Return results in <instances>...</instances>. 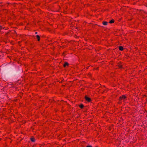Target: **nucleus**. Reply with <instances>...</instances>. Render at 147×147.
Here are the masks:
<instances>
[{
  "mask_svg": "<svg viewBox=\"0 0 147 147\" xmlns=\"http://www.w3.org/2000/svg\"><path fill=\"white\" fill-rule=\"evenodd\" d=\"M108 23L106 21H104L102 22V24L104 25H107Z\"/></svg>",
  "mask_w": 147,
  "mask_h": 147,
  "instance_id": "39448f33",
  "label": "nucleus"
},
{
  "mask_svg": "<svg viewBox=\"0 0 147 147\" xmlns=\"http://www.w3.org/2000/svg\"><path fill=\"white\" fill-rule=\"evenodd\" d=\"M69 63L67 62H65L64 63V64L63 65V67H65L67 66H68L69 65Z\"/></svg>",
  "mask_w": 147,
  "mask_h": 147,
  "instance_id": "7ed1b4c3",
  "label": "nucleus"
},
{
  "mask_svg": "<svg viewBox=\"0 0 147 147\" xmlns=\"http://www.w3.org/2000/svg\"><path fill=\"white\" fill-rule=\"evenodd\" d=\"M37 33H38V32H36L35 33V34H37Z\"/></svg>",
  "mask_w": 147,
  "mask_h": 147,
  "instance_id": "f8f14e48",
  "label": "nucleus"
},
{
  "mask_svg": "<svg viewBox=\"0 0 147 147\" xmlns=\"http://www.w3.org/2000/svg\"><path fill=\"white\" fill-rule=\"evenodd\" d=\"M36 37L38 41H39L40 40V36L38 35H36Z\"/></svg>",
  "mask_w": 147,
  "mask_h": 147,
  "instance_id": "423d86ee",
  "label": "nucleus"
},
{
  "mask_svg": "<svg viewBox=\"0 0 147 147\" xmlns=\"http://www.w3.org/2000/svg\"><path fill=\"white\" fill-rule=\"evenodd\" d=\"M119 49L120 50L122 51L124 49L123 47L121 46L119 47Z\"/></svg>",
  "mask_w": 147,
  "mask_h": 147,
  "instance_id": "20e7f679",
  "label": "nucleus"
},
{
  "mask_svg": "<svg viewBox=\"0 0 147 147\" xmlns=\"http://www.w3.org/2000/svg\"><path fill=\"white\" fill-rule=\"evenodd\" d=\"M127 98L126 96L124 95H123L122 96H121L119 98V100L120 101L123 100V101H125V99Z\"/></svg>",
  "mask_w": 147,
  "mask_h": 147,
  "instance_id": "f257e3e1",
  "label": "nucleus"
},
{
  "mask_svg": "<svg viewBox=\"0 0 147 147\" xmlns=\"http://www.w3.org/2000/svg\"><path fill=\"white\" fill-rule=\"evenodd\" d=\"M31 141L33 142H34L35 141V139L34 138H30Z\"/></svg>",
  "mask_w": 147,
  "mask_h": 147,
  "instance_id": "0eeeda50",
  "label": "nucleus"
},
{
  "mask_svg": "<svg viewBox=\"0 0 147 147\" xmlns=\"http://www.w3.org/2000/svg\"><path fill=\"white\" fill-rule=\"evenodd\" d=\"M85 98L86 100L88 102H90L91 101V99L90 98H89L86 96L85 97Z\"/></svg>",
  "mask_w": 147,
  "mask_h": 147,
  "instance_id": "f03ea898",
  "label": "nucleus"
},
{
  "mask_svg": "<svg viewBox=\"0 0 147 147\" xmlns=\"http://www.w3.org/2000/svg\"><path fill=\"white\" fill-rule=\"evenodd\" d=\"M86 147H92V146H87Z\"/></svg>",
  "mask_w": 147,
  "mask_h": 147,
  "instance_id": "9b49d317",
  "label": "nucleus"
},
{
  "mask_svg": "<svg viewBox=\"0 0 147 147\" xmlns=\"http://www.w3.org/2000/svg\"><path fill=\"white\" fill-rule=\"evenodd\" d=\"M146 101H147V99H146Z\"/></svg>",
  "mask_w": 147,
  "mask_h": 147,
  "instance_id": "ddd939ff",
  "label": "nucleus"
},
{
  "mask_svg": "<svg viewBox=\"0 0 147 147\" xmlns=\"http://www.w3.org/2000/svg\"><path fill=\"white\" fill-rule=\"evenodd\" d=\"M79 106L81 109L83 108L84 107V105L82 104H81V105H80Z\"/></svg>",
  "mask_w": 147,
  "mask_h": 147,
  "instance_id": "1a4fd4ad",
  "label": "nucleus"
},
{
  "mask_svg": "<svg viewBox=\"0 0 147 147\" xmlns=\"http://www.w3.org/2000/svg\"><path fill=\"white\" fill-rule=\"evenodd\" d=\"M2 28V26H0V29H1Z\"/></svg>",
  "mask_w": 147,
  "mask_h": 147,
  "instance_id": "9d476101",
  "label": "nucleus"
},
{
  "mask_svg": "<svg viewBox=\"0 0 147 147\" xmlns=\"http://www.w3.org/2000/svg\"><path fill=\"white\" fill-rule=\"evenodd\" d=\"M114 22V20L113 19H112L109 21V23L110 24H112V23H113Z\"/></svg>",
  "mask_w": 147,
  "mask_h": 147,
  "instance_id": "6e6552de",
  "label": "nucleus"
}]
</instances>
